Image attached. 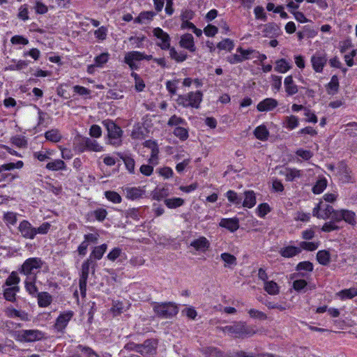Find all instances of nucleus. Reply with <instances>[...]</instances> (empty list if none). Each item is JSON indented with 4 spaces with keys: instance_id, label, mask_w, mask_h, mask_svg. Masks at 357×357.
<instances>
[{
    "instance_id": "nucleus-1",
    "label": "nucleus",
    "mask_w": 357,
    "mask_h": 357,
    "mask_svg": "<svg viewBox=\"0 0 357 357\" xmlns=\"http://www.w3.org/2000/svg\"><path fill=\"white\" fill-rule=\"evenodd\" d=\"M222 331L228 333L234 338L244 339L251 337L256 333V331L245 321H236L231 325L222 328Z\"/></svg>"
},
{
    "instance_id": "nucleus-2",
    "label": "nucleus",
    "mask_w": 357,
    "mask_h": 357,
    "mask_svg": "<svg viewBox=\"0 0 357 357\" xmlns=\"http://www.w3.org/2000/svg\"><path fill=\"white\" fill-rule=\"evenodd\" d=\"M96 262L92 259H87L82 264L81 273L79 280V287L82 297L86 296V283L89 278V270L92 269L93 273L95 271Z\"/></svg>"
},
{
    "instance_id": "nucleus-3",
    "label": "nucleus",
    "mask_w": 357,
    "mask_h": 357,
    "mask_svg": "<svg viewBox=\"0 0 357 357\" xmlns=\"http://www.w3.org/2000/svg\"><path fill=\"white\" fill-rule=\"evenodd\" d=\"M203 94L200 91L190 92L185 95H180L177 98V103L184 107H194L198 109L202 100Z\"/></svg>"
},
{
    "instance_id": "nucleus-4",
    "label": "nucleus",
    "mask_w": 357,
    "mask_h": 357,
    "mask_svg": "<svg viewBox=\"0 0 357 357\" xmlns=\"http://www.w3.org/2000/svg\"><path fill=\"white\" fill-rule=\"evenodd\" d=\"M42 266V261L39 258L33 257L27 259L22 265L20 273L29 278V276H36L38 270Z\"/></svg>"
},
{
    "instance_id": "nucleus-5",
    "label": "nucleus",
    "mask_w": 357,
    "mask_h": 357,
    "mask_svg": "<svg viewBox=\"0 0 357 357\" xmlns=\"http://www.w3.org/2000/svg\"><path fill=\"white\" fill-rule=\"evenodd\" d=\"M104 126L107 128L109 143L115 146L121 144L122 130L112 121H104Z\"/></svg>"
},
{
    "instance_id": "nucleus-6",
    "label": "nucleus",
    "mask_w": 357,
    "mask_h": 357,
    "mask_svg": "<svg viewBox=\"0 0 357 357\" xmlns=\"http://www.w3.org/2000/svg\"><path fill=\"white\" fill-rule=\"evenodd\" d=\"M154 311L158 317L163 319H169L177 314L178 310L175 304L165 303L155 305Z\"/></svg>"
},
{
    "instance_id": "nucleus-7",
    "label": "nucleus",
    "mask_w": 357,
    "mask_h": 357,
    "mask_svg": "<svg viewBox=\"0 0 357 357\" xmlns=\"http://www.w3.org/2000/svg\"><path fill=\"white\" fill-rule=\"evenodd\" d=\"M44 337V333L39 330H23L18 335V340L25 342L38 341Z\"/></svg>"
},
{
    "instance_id": "nucleus-8",
    "label": "nucleus",
    "mask_w": 357,
    "mask_h": 357,
    "mask_svg": "<svg viewBox=\"0 0 357 357\" xmlns=\"http://www.w3.org/2000/svg\"><path fill=\"white\" fill-rule=\"evenodd\" d=\"M153 33V36L160 40V41L157 43V45L158 47H160L162 50L169 49L171 39L167 33L165 32L159 27L155 28Z\"/></svg>"
},
{
    "instance_id": "nucleus-9",
    "label": "nucleus",
    "mask_w": 357,
    "mask_h": 357,
    "mask_svg": "<svg viewBox=\"0 0 357 357\" xmlns=\"http://www.w3.org/2000/svg\"><path fill=\"white\" fill-rule=\"evenodd\" d=\"M142 61V52L130 51L126 52L123 59V61L126 63L131 70H137L139 66L137 61Z\"/></svg>"
},
{
    "instance_id": "nucleus-10",
    "label": "nucleus",
    "mask_w": 357,
    "mask_h": 357,
    "mask_svg": "<svg viewBox=\"0 0 357 357\" xmlns=\"http://www.w3.org/2000/svg\"><path fill=\"white\" fill-rule=\"evenodd\" d=\"M156 344L155 340H146L143 344L134 345L135 351L142 355H152L155 351Z\"/></svg>"
},
{
    "instance_id": "nucleus-11",
    "label": "nucleus",
    "mask_w": 357,
    "mask_h": 357,
    "mask_svg": "<svg viewBox=\"0 0 357 357\" xmlns=\"http://www.w3.org/2000/svg\"><path fill=\"white\" fill-rule=\"evenodd\" d=\"M73 316V312L72 311H68L60 314L54 325V329L58 332H63Z\"/></svg>"
},
{
    "instance_id": "nucleus-12",
    "label": "nucleus",
    "mask_w": 357,
    "mask_h": 357,
    "mask_svg": "<svg viewBox=\"0 0 357 357\" xmlns=\"http://www.w3.org/2000/svg\"><path fill=\"white\" fill-rule=\"evenodd\" d=\"M18 229L25 238L33 239L36 235V228L27 220H22L19 225Z\"/></svg>"
},
{
    "instance_id": "nucleus-13",
    "label": "nucleus",
    "mask_w": 357,
    "mask_h": 357,
    "mask_svg": "<svg viewBox=\"0 0 357 357\" xmlns=\"http://www.w3.org/2000/svg\"><path fill=\"white\" fill-rule=\"evenodd\" d=\"M179 45L181 47L186 49L191 52H194L196 50L194 37L190 33H185L181 36Z\"/></svg>"
},
{
    "instance_id": "nucleus-14",
    "label": "nucleus",
    "mask_w": 357,
    "mask_h": 357,
    "mask_svg": "<svg viewBox=\"0 0 357 357\" xmlns=\"http://www.w3.org/2000/svg\"><path fill=\"white\" fill-rule=\"evenodd\" d=\"M311 62L313 69L317 73H321L324 66L327 62V58L324 54H315L311 58Z\"/></svg>"
},
{
    "instance_id": "nucleus-15",
    "label": "nucleus",
    "mask_w": 357,
    "mask_h": 357,
    "mask_svg": "<svg viewBox=\"0 0 357 357\" xmlns=\"http://www.w3.org/2000/svg\"><path fill=\"white\" fill-rule=\"evenodd\" d=\"M278 105L277 100L272 98H267L261 100L257 105L259 112H268L275 109Z\"/></svg>"
},
{
    "instance_id": "nucleus-16",
    "label": "nucleus",
    "mask_w": 357,
    "mask_h": 357,
    "mask_svg": "<svg viewBox=\"0 0 357 357\" xmlns=\"http://www.w3.org/2000/svg\"><path fill=\"white\" fill-rule=\"evenodd\" d=\"M219 225L233 232L238 229L239 222L237 218H222Z\"/></svg>"
},
{
    "instance_id": "nucleus-17",
    "label": "nucleus",
    "mask_w": 357,
    "mask_h": 357,
    "mask_svg": "<svg viewBox=\"0 0 357 357\" xmlns=\"http://www.w3.org/2000/svg\"><path fill=\"white\" fill-rule=\"evenodd\" d=\"M285 92L289 96L296 94L298 89V86L294 83L291 75L287 76L284 81Z\"/></svg>"
},
{
    "instance_id": "nucleus-18",
    "label": "nucleus",
    "mask_w": 357,
    "mask_h": 357,
    "mask_svg": "<svg viewBox=\"0 0 357 357\" xmlns=\"http://www.w3.org/2000/svg\"><path fill=\"white\" fill-rule=\"evenodd\" d=\"M301 252V249L298 247L289 245L284 248H282L279 252L280 254L286 258L293 257Z\"/></svg>"
},
{
    "instance_id": "nucleus-19",
    "label": "nucleus",
    "mask_w": 357,
    "mask_h": 357,
    "mask_svg": "<svg viewBox=\"0 0 357 357\" xmlns=\"http://www.w3.org/2000/svg\"><path fill=\"white\" fill-rule=\"evenodd\" d=\"M117 155L123 161L128 171L131 174H134L135 173V160H134V159L128 154H126V153H118Z\"/></svg>"
},
{
    "instance_id": "nucleus-20",
    "label": "nucleus",
    "mask_w": 357,
    "mask_h": 357,
    "mask_svg": "<svg viewBox=\"0 0 357 357\" xmlns=\"http://www.w3.org/2000/svg\"><path fill=\"white\" fill-rule=\"evenodd\" d=\"M169 51L170 58L177 63H181L186 60L188 55L183 51L178 52L174 47H170Z\"/></svg>"
},
{
    "instance_id": "nucleus-21",
    "label": "nucleus",
    "mask_w": 357,
    "mask_h": 357,
    "mask_svg": "<svg viewBox=\"0 0 357 357\" xmlns=\"http://www.w3.org/2000/svg\"><path fill=\"white\" fill-rule=\"evenodd\" d=\"M107 248V245L105 243L94 247L88 259L100 260L106 252Z\"/></svg>"
},
{
    "instance_id": "nucleus-22",
    "label": "nucleus",
    "mask_w": 357,
    "mask_h": 357,
    "mask_svg": "<svg viewBox=\"0 0 357 357\" xmlns=\"http://www.w3.org/2000/svg\"><path fill=\"white\" fill-rule=\"evenodd\" d=\"M126 197L134 200L142 197L144 190L140 188H126Z\"/></svg>"
},
{
    "instance_id": "nucleus-23",
    "label": "nucleus",
    "mask_w": 357,
    "mask_h": 357,
    "mask_svg": "<svg viewBox=\"0 0 357 357\" xmlns=\"http://www.w3.org/2000/svg\"><path fill=\"white\" fill-rule=\"evenodd\" d=\"M256 204L255 194L253 191L245 192V199L242 202V206L246 208H252Z\"/></svg>"
},
{
    "instance_id": "nucleus-24",
    "label": "nucleus",
    "mask_w": 357,
    "mask_h": 357,
    "mask_svg": "<svg viewBox=\"0 0 357 357\" xmlns=\"http://www.w3.org/2000/svg\"><path fill=\"white\" fill-rule=\"evenodd\" d=\"M220 258L225 262V267L232 268L237 264L236 257L230 253H222Z\"/></svg>"
},
{
    "instance_id": "nucleus-25",
    "label": "nucleus",
    "mask_w": 357,
    "mask_h": 357,
    "mask_svg": "<svg viewBox=\"0 0 357 357\" xmlns=\"http://www.w3.org/2000/svg\"><path fill=\"white\" fill-rule=\"evenodd\" d=\"M83 144L87 150L96 152L102 151V147L94 139L90 138H85L83 140Z\"/></svg>"
},
{
    "instance_id": "nucleus-26",
    "label": "nucleus",
    "mask_w": 357,
    "mask_h": 357,
    "mask_svg": "<svg viewBox=\"0 0 357 357\" xmlns=\"http://www.w3.org/2000/svg\"><path fill=\"white\" fill-rule=\"evenodd\" d=\"M46 168L51 171L64 170L66 168V165L62 160L56 159L49 162L46 165Z\"/></svg>"
},
{
    "instance_id": "nucleus-27",
    "label": "nucleus",
    "mask_w": 357,
    "mask_h": 357,
    "mask_svg": "<svg viewBox=\"0 0 357 357\" xmlns=\"http://www.w3.org/2000/svg\"><path fill=\"white\" fill-rule=\"evenodd\" d=\"M19 291L20 287L18 286L8 287L3 291V297L6 300L13 302L15 301L16 294L19 292Z\"/></svg>"
},
{
    "instance_id": "nucleus-28",
    "label": "nucleus",
    "mask_w": 357,
    "mask_h": 357,
    "mask_svg": "<svg viewBox=\"0 0 357 357\" xmlns=\"http://www.w3.org/2000/svg\"><path fill=\"white\" fill-rule=\"evenodd\" d=\"M165 204L169 208H176L184 204V199L180 197H173L169 199H165L164 200Z\"/></svg>"
},
{
    "instance_id": "nucleus-29",
    "label": "nucleus",
    "mask_w": 357,
    "mask_h": 357,
    "mask_svg": "<svg viewBox=\"0 0 357 357\" xmlns=\"http://www.w3.org/2000/svg\"><path fill=\"white\" fill-rule=\"evenodd\" d=\"M155 13L153 11H146L141 13L134 20L135 23L143 24L152 20Z\"/></svg>"
},
{
    "instance_id": "nucleus-30",
    "label": "nucleus",
    "mask_w": 357,
    "mask_h": 357,
    "mask_svg": "<svg viewBox=\"0 0 357 357\" xmlns=\"http://www.w3.org/2000/svg\"><path fill=\"white\" fill-rule=\"evenodd\" d=\"M52 296L47 292L38 294V303L40 307H47L52 303Z\"/></svg>"
},
{
    "instance_id": "nucleus-31",
    "label": "nucleus",
    "mask_w": 357,
    "mask_h": 357,
    "mask_svg": "<svg viewBox=\"0 0 357 357\" xmlns=\"http://www.w3.org/2000/svg\"><path fill=\"white\" fill-rule=\"evenodd\" d=\"M298 119L294 115L285 116L283 122L284 126L289 130H293L296 128L298 127Z\"/></svg>"
},
{
    "instance_id": "nucleus-32",
    "label": "nucleus",
    "mask_w": 357,
    "mask_h": 357,
    "mask_svg": "<svg viewBox=\"0 0 357 357\" xmlns=\"http://www.w3.org/2000/svg\"><path fill=\"white\" fill-rule=\"evenodd\" d=\"M36 280V276H29L25 280V288L26 290L31 294L34 295L37 293L38 289L35 284Z\"/></svg>"
},
{
    "instance_id": "nucleus-33",
    "label": "nucleus",
    "mask_w": 357,
    "mask_h": 357,
    "mask_svg": "<svg viewBox=\"0 0 357 357\" xmlns=\"http://www.w3.org/2000/svg\"><path fill=\"white\" fill-rule=\"evenodd\" d=\"M264 288L270 295H277L280 292V287L274 281L265 282Z\"/></svg>"
},
{
    "instance_id": "nucleus-34",
    "label": "nucleus",
    "mask_w": 357,
    "mask_h": 357,
    "mask_svg": "<svg viewBox=\"0 0 357 357\" xmlns=\"http://www.w3.org/2000/svg\"><path fill=\"white\" fill-rule=\"evenodd\" d=\"M255 137L261 141H265L268 139L269 132L264 125L257 127L254 131Z\"/></svg>"
},
{
    "instance_id": "nucleus-35",
    "label": "nucleus",
    "mask_w": 357,
    "mask_h": 357,
    "mask_svg": "<svg viewBox=\"0 0 357 357\" xmlns=\"http://www.w3.org/2000/svg\"><path fill=\"white\" fill-rule=\"evenodd\" d=\"M190 245L197 250L207 249L209 247V242L205 237H200L192 241Z\"/></svg>"
},
{
    "instance_id": "nucleus-36",
    "label": "nucleus",
    "mask_w": 357,
    "mask_h": 357,
    "mask_svg": "<svg viewBox=\"0 0 357 357\" xmlns=\"http://www.w3.org/2000/svg\"><path fill=\"white\" fill-rule=\"evenodd\" d=\"M45 139L52 142H58L61 139V135L57 129H52L45 133Z\"/></svg>"
},
{
    "instance_id": "nucleus-37",
    "label": "nucleus",
    "mask_w": 357,
    "mask_h": 357,
    "mask_svg": "<svg viewBox=\"0 0 357 357\" xmlns=\"http://www.w3.org/2000/svg\"><path fill=\"white\" fill-rule=\"evenodd\" d=\"M283 174L285 176L286 180L288 181H292L296 178H300L302 175L301 170L290 168L286 169L283 172Z\"/></svg>"
},
{
    "instance_id": "nucleus-38",
    "label": "nucleus",
    "mask_w": 357,
    "mask_h": 357,
    "mask_svg": "<svg viewBox=\"0 0 357 357\" xmlns=\"http://www.w3.org/2000/svg\"><path fill=\"white\" fill-rule=\"evenodd\" d=\"M317 259L320 264L326 266L330 263L331 255L328 251L319 250L317 254Z\"/></svg>"
},
{
    "instance_id": "nucleus-39",
    "label": "nucleus",
    "mask_w": 357,
    "mask_h": 357,
    "mask_svg": "<svg viewBox=\"0 0 357 357\" xmlns=\"http://www.w3.org/2000/svg\"><path fill=\"white\" fill-rule=\"evenodd\" d=\"M169 196V190L165 188H156L152 193L153 199L160 201Z\"/></svg>"
},
{
    "instance_id": "nucleus-40",
    "label": "nucleus",
    "mask_w": 357,
    "mask_h": 357,
    "mask_svg": "<svg viewBox=\"0 0 357 357\" xmlns=\"http://www.w3.org/2000/svg\"><path fill=\"white\" fill-rule=\"evenodd\" d=\"M342 218V220L352 226L356 224V214L351 211L343 209Z\"/></svg>"
},
{
    "instance_id": "nucleus-41",
    "label": "nucleus",
    "mask_w": 357,
    "mask_h": 357,
    "mask_svg": "<svg viewBox=\"0 0 357 357\" xmlns=\"http://www.w3.org/2000/svg\"><path fill=\"white\" fill-rule=\"evenodd\" d=\"M337 295L342 299L346 298H353L354 297L357 296V288H350L347 289H343L337 293Z\"/></svg>"
},
{
    "instance_id": "nucleus-42",
    "label": "nucleus",
    "mask_w": 357,
    "mask_h": 357,
    "mask_svg": "<svg viewBox=\"0 0 357 357\" xmlns=\"http://www.w3.org/2000/svg\"><path fill=\"white\" fill-rule=\"evenodd\" d=\"M91 349L82 345H78L76 349V353L71 357H89Z\"/></svg>"
},
{
    "instance_id": "nucleus-43",
    "label": "nucleus",
    "mask_w": 357,
    "mask_h": 357,
    "mask_svg": "<svg viewBox=\"0 0 357 357\" xmlns=\"http://www.w3.org/2000/svg\"><path fill=\"white\" fill-rule=\"evenodd\" d=\"M20 282V278L17 275V272L13 271L10 275L7 278L5 282V285L8 286V287H11L13 286H17V284Z\"/></svg>"
},
{
    "instance_id": "nucleus-44",
    "label": "nucleus",
    "mask_w": 357,
    "mask_h": 357,
    "mask_svg": "<svg viewBox=\"0 0 357 357\" xmlns=\"http://www.w3.org/2000/svg\"><path fill=\"white\" fill-rule=\"evenodd\" d=\"M234 47V41L229 38H225L218 43L217 47L221 50L231 51Z\"/></svg>"
},
{
    "instance_id": "nucleus-45",
    "label": "nucleus",
    "mask_w": 357,
    "mask_h": 357,
    "mask_svg": "<svg viewBox=\"0 0 357 357\" xmlns=\"http://www.w3.org/2000/svg\"><path fill=\"white\" fill-rule=\"evenodd\" d=\"M227 197L230 202L236 205L242 204L243 197L241 195H238L236 192L233 190L227 191Z\"/></svg>"
},
{
    "instance_id": "nucleus-46",
    "label": "nucleus",
    "mask_w": 357,
    "mask_h": 357,
    "mask_svg": "<svg viewBox=\"0 0 357 357\" xmlns=\"http://www.w3.org/2000/svg\"><path fill=\"white\" fill-rule=\"evenodd\" d=\"M339 82L337 77L334 75L332 77L331 82L328 84V94H334L338 90Z\"/></svg>"
},
{
    "instance_id": "nucleus-47",
    "label": "nucleus",
    "mask_w": 357,
    "mask_h": 357,
    "mask_svg": "<svg viewBox=\"0 0 357 357\" xmlns=\"http://www.w3.org/2000/svg\"><path fill=\"white\" fill-rule=\"evenodd\" d=\"M337 172L340 175L344 176L345 181H349L350 178L349 174L351 172L349 168L343 162L339 164L337 167Z\"/></svg>"
},
{
    "instance_id": "nucleus-48",
    "label": "nucleus",
    "mask_w": 357,
    "mask_h": 357,
    "mask_svg": "<svg viewBox=\"0 0 357 357\" xmlns=\"http://www.w3.org/2000/svg\"><path fill=\"white\" fill-rule=\"evenodd\" d=\"M236 52L241 54V56H242L243 61L248 60L251 59L252 54H257V50L253 49H248L245 50L241 47H239L236 49Z\"/></svg>"
},
{
    "instance_id": "nucleus-49",
    "label": "nucleus",
    "mask_w": 357,
    "mask_h": 357,
    "mask_svg": "<svg viewBox=\"0 0 357 357\" xmlns=\"http://www.w3.org/2000/svg\"><path fill=\"white\" fill-rule=\"evenodd\" d=\"M290 68V66H289L288 63L284 59H280L276 61V66L275 67V70L280 73H284L287 70H289Z\"/></svg>"
},
{
    "instance_id": "nucleus-50",
    "label": "nucleus",
    "mask_w": 357,
    "mask_h": 357,
    "mask_svg": "<svg viewBox=\"0 0 357 357\" xmlns=\"http://www.w3.org/2000/svg\"><path fill=\"white\" fill-rule=\"evenodd\" d=\"M327 181L325 178H321L316 182V184L312 188V192L314 194L321 193L326 188Z\"/></svg>"
},
{
    "instance_id": "nucleus-51",
    "label": "nucleus",
    "mask_w": 357,
    "mask_h": 357,
    "mask_svg": "<svg viewBox=\"0 0 357 357\" xmlns=\"http://www.w3.org/2000/svg\"><path fill=\"white\" fill-rule=\"evenodd\" d=\"M105 195L108 200L113 203L119 204L121 202V197L115 191H106Z\"/></svg>"
},
{
    "instance_id": "nucleus-52",
    "label": "nucleus",
    "mask_w": 357,
    "mask_h": 357,
    "mask_svg": "<svg viewBox=\"0 0 357 357\" xmlns=\"http://www.w3.org/2000/svg\"><path fill=\"white\" fill-rule=\"evenodd\" d=\"M248 313L249 314L250 317L253 319L266 320L268 318L267 315L264 312L254 308L250 309Z\"/></svg>"
},
{
    "instance_id": "nucleus-53",
    "label": "nucleus",
    "mask_w": 357,
    "mask_h": 357,
    "mask_svg": "<svg viewBox=\"0 0 357 357\" xmlns=\"http://www.w3.org/2000/svg\"><path fill=\"white\" fill-rule=\"evenodd\" d=\"M174 135L182 141H185L188 137V130L182 127H176L174 130Z\"/></svg>"
},
{
    "instance_id": "nucleus-54",
    "label": "nucleus",
    "mask_w": 357,
    "mask_h": 357,
    "mask_svg": "<svg viewBox=\"0 0 357 357\" xmlns=\"http://www.w3.org/2000/svg\"><path fill=\"white\" fill-rule=\"evenodd\" d=\"M333 210H334V208H333V206L328 205V204H324L322 203L321 215H320L321 219H324V220L328 219L331 216V215L333 212Z\"/></svg>"
},
{
    "instance_id": "nucleus-55",
    "label": "nucleus",
    "mask_w": 357,
    "mask_h": 357,
    "mask_svg": "<svg viewBox=\"0 0 357 357\" xmlns=\"http://www.w3.org/2000/svg\"><path fill=\"white\" fill-rule=\"evenodd\" d=\"M109 59L108 53H102L100 55L97 56L95 59V66L97 67H102L105 63H106Z\"/></svg>"
},
{
    "instance_id": "nucleus-56",
    "label": "nucleus",
    "mask_w": 357,
    "mask_h": 357,
    "mask_svg": "<svg viewBox=\"0 0 357 357\" xmlns=\"http://www.w3.org/2000/svg\"><path fill=\"white\" fill-rule=\"evenodd\" d=\"M146 39L144 36H131L128 38L129 41L132 43V44L136 48H142L143 47V41Z\"/></svg>"
},
{
    "instance_id": "nucleus-57",
    "label": "nucleus",
    "mask_w": 357,
    "mask_h": 357,
    "mask_svg": "<svg viewBox=\"0 0 357 357\" xmlns=\"http://www.w3.org/2000/svg\"><path fill=\"white\" fill-rule=\"evenodd\" d=\"M131 76L135 79L136 90L138 91H142L145 87L144 81L139 77V76L136 73L132 72L131 73Z\"/></svg>"
},
{
    "instance_id": "nucleus-58",
    "label": "nucleus",
    "mask_w": 357,
    "mask_h": 357,
    "mask_svg": "<svg viewBox=\"0 0 357 357\" xmlns=\"http://www.w3.org/2000/svg\"><path fill=\"white\" fill-rule=\"evenodd\" d=\"M28 66V63L26 61L20 60L17 62L16 64L9 65L6 68V70H20L24 69Z\"/></svg>"
},
{
    "instance_id": "nucleus-59",
    "label": "nucleus",
    "mask_w": 357,
    "mask_h": 357,
    "mask_svg": "<svg viewBox=\"0 0 357 357\" xmlns=\"http://www.w3.org/2000/svg\"><path fill=\"white\" fill-rule=\"evenodd\" d=\"M340 229V227H338L334 221H329L328 222H326L322 228L321 230L324 232H331L332 231L338 230Z\"/></svg>"
},
{
    "instance_id": "nucleus-60",
    "label": "nucleus",
    "mask_w": 357,
    "mask_h": 357,
    "mask_svg": "<svg viewBox=\"0 0 357 357\" xmlns=\"http://www.w3.org/2000/svg\"><path fill=\"white\" fill-rule=\"evenodd\" d=\"M257 211L258 215L263 218L271 211V208L266 203L261 204L257 207Z\"/></svg>"
},
{
    "instance_id": "nucleus-61",
    "label": "nucleus",
    "mask_w": 357,
    "mask_h": 357,
    "mask_svg": "<svg viewBox=\"0 0 357 357\" xmlns=\"http://www.w3.org/2000/svg\"><path fill=\"white\" fill-rule=\"evenodd\" d=\"M319 244L314 242H305L302 241L300 243V246L301 248L308 250V251H314L318 248Z\"/></svg>"
},
{
    "instance_id": "nucleus-62",
    "label": "nucleus",
    "mask_w": 357,
    "mask_h": 357,
    "mask_svg": "<svg viewBox=\"0 0 357 357\" xmlns=\"http://www.w3.org/2000/svg\"><path fill=\"white\" fill-rule=\"evenodd\" d=\"M167 124L170 126H178V125H184L185 124V121L183 119L177 116L176 115H173L168 121Z\"/></svg>"
},
{
    "instance_id": "nucleus-63",
    "label": "nucleus",
    "mask_w": 357,
    "mask_h": 357,
    "mask_svg": "<svg viewBox=\"0 0 357 357\" xmlns=\"http://www.w3.org/2000/svg\"><path fill=\"white\" fill-rule=\"evenodd\" d=\"M122 250L119 248H114L107 256V258L112 261H114L121 254Z\"/></svg>"
},
{
    "instance_id": "nucleus-64",
    "label": "nucleus",
    "mask_w": 357,
    "mask_h": 357,
    "mask_svg": "<svg viewBox=\"0 0 357 357\" xmlns=\"http://www.w3.org/2000/svg\"><path fill=\"white\" fill-rule=\"evenodd\" d=\"M107 29L105 26H100L99 29L95 31L94 34L96 37L101 40H104L107 37Z\"/></svg>"
}]
</instances>
